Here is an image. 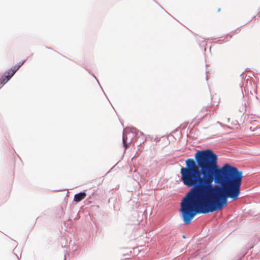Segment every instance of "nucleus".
Instances as JSON below:
<instances>
[{
  "instance_id": "6",
  "label": "nucleus",
  "mask_w": 260,
  "mask_h": 260,
  "mask_svg": "<svg viewBox=\"0 0 260 260\" xmlns=\"http://www.w3.org/2000/svg\"><path fill=\"white\" fill-rule=\"evenodd\" d=\"M220 11V9H218V12H219Z\"/></svg>"
},
{
  "instance_id": "1",
  "label": "nucleus",
  "mask_w": 260,
  "mask_h": 260,
  "mask_svg": "<svg viewBox=\"0 0 260 260\" xmlns=\"http://www.w3.org/2000/svg\"><path fill=\"white\" fill-rule=\"evenodd\" d=\"M194 158L187 159L185 167L180 169L181 180L192 187L181 203L185 224L198 213L221 209L227 205L228 198L237 200L242 182V172L229 164L219 167L217 155L210 149L198 151Z\"/></svg>"
},
{
  "instance_id": "4",
  "label": "nucleus",
  "mask_w": 260,
  "mask_h": 260,
  "mask_svg": "<svg viewBox=\"0 0 260 260\" xmlns=\"http://www.w3.org/2000/svg\"><path fill=\"white\" fill-rule=\"evenodd\" d=\"M86 197L85 192H80L75 195L74 200L76 202H79L83 200Z\"/></svg>"
},
{
  "instance_id": "5",
  "label": "nucleus",
  "mask_w": 260,
  "mask_h": 260,
  "mask_svg": "<svg viewBox=\"0 0 260 260\" xmlns=\"http://www.w3.org/2000/svg\"><path fill=\"white\" fill-rule=\"evenodd\" d=\"M25 60L22 62H19L17 64L12 68L10 71L12 72V75H14L16 72L20 68V67L24 63Z\"/></svg>"
},
{
  "instance_id": "3",
  "label": "nucleus",
  "mask_w": 260,
  "mask_h": 260,
  "mask_svg": "<svg viewBox=\"0 0 260 260\" xmlns=\"http://www.w3.org/2000/svg\"><path fill=\"white\" fill-rule=\"evenodd\" d=\"M14 75L12 74V72L9 70L7 72H6L2 76L1 79H0V89L2 88V87L6 83H7L10 78L13 76Z\"/></svg>"
},
{
  "instance_id": "2",
  "label": "nucleus",
  "mask_w": 260,
  "mask_h": 260,
  "mask_svg": "<svg viewBox=\"0 0 260 260\" xmlns=\"http://www.w3.org/2000/svg\"><path fill=\"white\" fill-rule=\"evenodd\" d=\"M135 137V134L131 131L126 129L123 134V144L126 149L128 147V144L131 143Z\"/></svg>"
}]
</instances>
